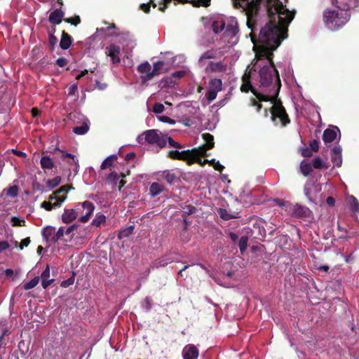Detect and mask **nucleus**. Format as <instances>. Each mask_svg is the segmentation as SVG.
I'll return each instance as SVG.
<instances>
[{
	"label": "nucleus",
	"instance_id": "1",
	"mask_svg": "<svg viewBox=\"0 0 359 359\" xmlns=\"http://www.w3.org/2000/svg\"><path fill=\"white\" fill-rule=\"evenodd\" d=\"M236 8L246 10L247 25L258 60H270L273 52L287 36L288 25L295 12L280 0H233Z\"/></svg>",
	"mask_w": 359,
	"mask_h": 359
},
{
	"label": "nucleus",
	"instance_id": "2",
	"mask_svg": "<svg viewBox=\"0 0 359 359\" xmlns=\"http://www.w3.org/2000/svg\"><path fill=\"white\" fill-rule=\"evenodd\" d=\"M332 4L337 10L326 9L323 13V21L330 29H339L350 19V6L348 2L339 0H332Z\"/></svg>",
	"mask_w": 359,
	"mask_h": 359
},
{
	"label": "nucleus",
	"instance_id": "3",
	"mask_svg": "<svg viewBox=\"0 0 359 359\" xmlns=\"http://www.w3.org/2000/svg\"><path fill=\"white\" fill-rule=\"evenodd\" d=\"M273 57L270 60H266L269 65H264L259 70L260 83L263 87H267L272 83L273 77L276 76L279 87L280 86V81L278 72L276 69L273 60Z\"/></svg>",
	"mask_w": 359,
	"mask_h": 359
},
{
	"label": "nucleus",
	"instance_id": "4",
	"mask_svg": "<svg viewBox=\"0 0 359 359\" xmlns=\"http://www.w3.org/2000/svg\"><path fill=\"white\" fill-rule=\"evenodd\" d=\"M271 114V121L275 125L280 123L281 127H285L290 123L288 114L283 106L281 100H277L269 109Z\"/></svg>",
	"mask_w": 359,
	"mask_h": 359
},
{
	"label": "nucleus",
	"instance_id": "5",
	"mask_svg": "<svg viewBox=\"0 0 359 359\" xmlns=\"http://www.w3.org/2000/svg\"><path fill=\"white\" fill-rule=\"evenodd\" d=\"M143 136L145 142L149 144H156L160 148L165 147L167 143V135H160L157 130H148L144 132L141 135L137 137L139 143H142Z\"/></svg>",
	"mask_w": 359,
	"mask_h": 359
},
{
	"label": "nucleus",
	"instance_id": "6",
	"mask_svg": "<svg viewBox=\"0 0 359 359\" xmlns=\"http://www.w3.org/2000/svg\"><path fill=\"white\" fill-rule=\"evenodd\" d=\"M95 210V205L92 202L86 201L83 203H79L76 205V210L79 214L82 215L79 218V221L82 223L87 222Z\"/></svg>",
	"mask_w": 359,
	"mask_h": 359
},
{
	"label": "nucleus",
	"instance_id": "7",
	"mask_svg": "<svg viewBox=\"0 0 359 359\" xmlns=\"http://www.w3.org/2000/svg\"><path fill=\"white\" fill-rule=\"evenodd\" d=\"M164 65L165 62L161 60L154 62L151 73L148 74L147 75H141L140 78L142 81L143 83H146L147 81L154 79L156 76L159 75Z\"/></svg>",
	"mask_w": 359,
	"mask_h": 359
},
{
	"label": "nucleus",
	"instance_id": "8",
	"mask_svg": "<svg viewBox=\"0 0 359 359\" xmlns=\"http://www.w3.org/2000/svg\"><path fill=\"white\" fill-rule=\"evenodd\" d=\"M189 149L184 150L182 151H179L177 150H170L168 153L167 157L172 160L184 161L188 164L189 161Z\"/></svg>",
	"mask_w": 359,
	"mask_h": 359
},
{
	"label": "nucleus",
	"instance_id": "9",
	"mask_svg": "<svg viewBox=\"0 0 359 359\" xmlns=\"http://www.w3.org/2000/svg\"><path fill=\"white\" fill-rule=\"evenodd\" d=\"M238 32V22L235 18H231L227 25L225 24L224 35L227 37H234Z\"/></svg>",
	"mask_w": 359,
	"mask_h": 359
},
{
	"label": "nucleus",
	"instance_id": "10",
	"mask_svg": "<svg viewBox=\"0 0 359 359\" xmlns=\"http://www.w3.org/2000/svg\"><path fill=\"white\" fill-rule=\"evenodd\" d=\"M121 48L118 46L111 44L106 48V54L110 57L113 64L119 63Z\"/></svg>",
	"mask_w": 359,
	"mask_h": 359
},
{
	"label": "nucleus",
	"instance_id": "11",
	"mask_svg": "<svg viewBox=\"0 0 359 359\" xmlns=\"http://www.w3.org/2000/svg\"><path fill=\"white\" fill-rule=\"evenodd\" d=\"M226 70V65L222 62L210 61L205 68V72H224Z\"/></svg>",
	"mask_w": 359,
	"mask_h": 359
},
{
	"label": "nucleus",
	"instance_id": "12",
	"mask_svg": "<svg viewBox=\"0 0 359 359\" xmlns=\"http://www.w3.org/2000/svg\"><path fill=\"white\" fill-rule=\"evenodd\" d=\"M57 151H59L61 153V158L62 159L69 158L67 162L69 165H74L75 168H74V170L75 172H77L79 165V161L77 158H76V156L70 153H68L64 150H61L59 148H55L54 149L53 153H55Z\"/></svg>",
	"mask_w": 359,
	"mask_h": 359
},
{
	"label": "nucleus",
	"instance_id": "13",
	"mask_svg": "<svg viewBox=\"0 0 359 359\" xmlns=\"http://www.w3.org/2000/svg\"><path fill=\"white\" fill-rule=\"evenodd\" d=\"M182 355L184 359H197L199 353L196 346L188 344L184 347Z\"/></svg>",
	"mask_w": 359,
	"mask_h": 359
},
{
	"label": "nucleus",
	"instance_id": "14",
	"mask_svg": "<svg viewBox=\"0 0 359 359\" xmlns=\"http://www.w3.org/2000/svg\"><path fill=\"white\" fill-rule=\"evenodd\" d=\"M64 15L65 13L61 9V8L55 9L53 12L50 13L48 18V21L53 25H59L61 23Z\"/></svg>",
	"mask_w": 359,
	"mask_h": 359
},
{
	"label": "nucleus",
	"instance_id": "15",
	"mask_svg": "<svg viewBox=\"0 0 359 359\" xmlns=\"http://www.w3.org/2000/svg\"><path fill=\"white\" fill-rule=\"evenodd\" d=\"M217 57V50L211 48L203 53L198 59L200 67H204L206 60L215 59Z\"/></svg>",
	"mask_w": 359,
	"mask_h": 359
},
{
	"label": "nucleus",
	"instance_id": "16",
	"mask_svg": "<svg viewBox=\"0 0 359 359\" xmlns=\"http://www.w3.org/2000/svg\"><path fill=\"white\" fill-rule=\"evenodd\" d=\"M331 160L337 167H340L341 165L342 158L341 147L335 146L333 147L331 151Z\"/></svg>",
	"mask_w": 359,
	"mask_h": 359
},
{
	"label": "nucleus",
	"instance_id": "17",
	"mask_svg": "<svg viewBox=\"0 0 359 359\" xmlns=\"http://www.w3.org/2000/svg\"><path fill=\"white\" fill-rule=\"evenodd\" d=\"M337 131L340 133L339 128L335 127L333 129L327 128L323 134V140L325 143H331L337 138Z\"/></svg>",
	"mask_w": 359,
	"mask_h": 359
},
{
	"label": "nucleus",
	"instance_id": "18",
	"mask_svg": "<svg viewBox=\"0 0 359 359\" xmlns=\"http://www.w3.org/2000/svg\"><path fill=\"white\" fill-rule=\"evenodd\" d=\"M66 200V196H62L57 201L53 203L50 201H43L41 204V208L45 209L47 211H50L53 208L60 207L62 203Z\"/></svg>",
	"mask_w": 359,
	"mask_h": 359
},
{
	"label": "nucleus",
	"instance_id": "19",
	"mask_svg": "<svg viewBox=\"0 0 359 359\" xmlns=\"http://www.w3.org/2000/svg\"><path fill=\"white\" fill-rule=\"evenodd\" d=\"M278 90L276 92V95L275 96H270L264 95L261 93L257 92L255 89H252L251 92L255 95L256 98L259 100V102H271L273 104L275 103L276 101L280 100V99L277 98V95L278 93Z\"/></svg>",
	"mask_w": 359,
	"mask_h": 359
},
{
	"label": "nucleus",
	"instance_id": "20",
	"mask_svg": "<svg viewBox=\"0 0 359 359\" xmlns=\"http://www.w3.org/2000/svg\"><path fill=\"white\" fill-rule=\"evenodd\" d=\"M78 217V212L75 209H65L62 215V220L65 224L72 222Z\"/></svg>",
	"mask_w": 359,
	"mask_h": 359
},
{
	"label": "nucleus",
	"instance_id": "21",
	"mask_svg": "<svg viewBox=\"0 0 359 359\" xmlns=\"http://www.w3.org/2000/svg\"><path fill=\"white\" fill-rule=\"evenodd\" d=\"M207 150H208V149L204 145L199 147L198 148H194L191 150L189 149L190 154L189 158L190 160H194L195 158H201V156H206Z\"/></svg>",
	"mask_w": 359,
	"mask_h": 359
},
{
	"label": "nucleus",
	"instance_id": "22",
	"mask_svg": "<svg viewBox=\"0 0 359 359\" xmlns=\"http://www.w3.org/2000/svg\"><path fill=\"white\" fill-rule=\"evenodd\" d=\"M39 277L43 289H46L55 280L54 279H50V268L48 265L46 266Z\"/></svg>",
	"mask_w": 359,
	"mask_h": 359
},
{
	"label": "nucleus",
	"instance_id": "23",
	"mask_svg": "<svg viewBox=\"0 0 359 359\" xmlns=\"http://www.w3.org/2000/svg\"><path fill=\"white\" fill-rule=\"evenodd\" d=\"M72 43V36L65 31H62L60 46L63 50H67Z\"/></svg>",
	"mask_w": 359,
	"mask_h": 359
},
{
	"label": "nucleus",
	"instance_id": "24",
	"mask_svg": "<svg viewBox=\"0 0 359 359\" xmlns=\"http://www.w3.org/2000/svg\"><path fill=\"white\" fill-rule=\"evenodd\" d=\"M19 187L17 185L11 186L8 188L3 189L0 194V197L4 198L6 196L15 198L18 196Z\"/></svg>",
	"mask_w": 359,
	"mask_h": 359
},
{
	"label": "nucleus",
	"instance_id": "25",
	"mask_svg": "<svg viewBox=\"0 0 359 359\" xmlns=\"http://www.w3.org/2000/svg\"><path fill=\"white\" fill-rule=\"evenodd\" d=\"M41 166L43 170H51L55 164L53 159L48 156H43L40 161Z\"/></svg>",
	"mask_w": 359,
	"mask_h": 359
},
{
	"label": "nucleus",
	"instance_id": "26",
	"mask_svg": "<svg viewBox=\"0 0 359 359\" xmlns=\"http://www.w3.org/2000/svg\"><path fill=\"white\" fill-rule=\"evenodd\" d=\"M55 228L53 226L45 227L42 231L43 238L47 241H50L53 243V237L55 236Z\"/></svg>",
	"mask_w": 359,
	"mask_h": 359
},
{
	"label": "nucleus",
	"instance_id": "27",
	"mask_svg": "<svg viewBox=\"0 0 359 359\" xmlns=\"http://www.w3.org/2000/svg\"><path fill=\"white\" fill-rule=\"evenodd\" d=\"M309 211L310 210L308 208L298 205V204L295 205L293 207V213L294 215H296L297 217H306L309 215Z\"/></svg>",
	"mask_w": 359,
	"mask_h": 359
},
{
	"label": "nucleus",
	"instance_id": "28",
	"mask_svg": "<svg viewBox=\"0 0 359 359\" xmlns=\"http://www.w3.org/2000/svg\"><path fill=\"white\" fill-rule=\"evenodd\" d=\"M10 331L5 325L0 327V347L6 345L8 341L6 337H8Z\"/></svg>",
	"mask_w": 359,
	"mask_h": 359
},
{
	"label": "nucleus",
	"instance_id": "29",
	"mask_svg": "<svg viewBox=\"0 0 359 359\" xmlns=\"http://www.w3.org/2000/svg\"><path fill=\"white\" fill-rule=\"evenodd\" d=\"M243 83L241 86V90L242 92L248 93L249 90L252 89H255L250 82V76L245 74L243 76Z\"/></svg>",
	"mask_w": 359,
	"mask_h": 359
},
{
	"label": "nucleus",
	"instance_id": "30",
	"mask_svg": "<svg viewBox=\"0 0 359 359\" xmlns=\"http://www.w3.org/2000/svg\"><path fill=\"white\" fill-rule=\"evenodd\" d=\"M137 70L139 73L142 74V75H147L151 72V66L149 62L146 61L139 65L137 67Z\"/></svg>",
	"mask_w": 359,
	"mask_h": 359
},
{
	"label": "nucleus",
	"instance_id": "31",
	"mask_svg": "<svg viewBox=\"0 0 359 359\" xmlns=\"http://www.w3.org/2000/svg\"><path fill=\"white\" fill-rule=\"evenodd\" d=\"M164 189L163 185L156 182H153L149 187V191L152 196H156L160 194Z\"/></svg>",
	"mask_w": 359,
	"mask_h": 359
},
{
	"label": "nucleus",
	"instance_id": "32",
	"mask_svg": "<svg viewBox=\"0 0 359 359\" xmlns=\"http://www.w3.org/2000/svg\"><path fill=\"white\" fill-rule=\"evenodd\" d=\"M212 31L215 34H219L224 30L225 22L223 20H215L212 23Z\"/></svg>",
	"mask_w": 359,
	"mask_h": 359
},
{
	"label": "nucleus",
	"instance_id": "33",
	"mask_svg": "<svg viewBox=\"0 0 359 359\" xmlns=\"http://www.w3.org/2000/svg\"><path fill=\"white\" fill-rule=\"evenodd\" d=\"M222 81L220 79H213L209 82V89L219 92L222 90Z\"/></svg>",
	"mask_w": 359,
	"mask_h": 359
},
{
	"label": "nucleus",
	"instance_id": "34",
	"mask_svg": "<svg viewBox=\"0 0 359 359\" xmlns=\"http://www.w3.org/2000/svg\"><path fill=\"white\" fill-rule=\"evenodd\" d=\"M117 159V156L111 155L107 158H105L101 164L100 168L102 170H105L107 168H109L113 165L114 162Z\"/></svg>",
	"mask_w": 359,
	"mask_h": 359
},
{
	"label": "nucleus",
	"instance_id": "35",
	"mask_svg": "<svg viewBox=\"0 0 359 359\" xmlns=\"http://www.w3.org/2000/svg\"><path fill=\"white\" fill-rule=\"evenodd\" d=\"M202 137L204 141L205 142V144L203 145L206 147L208 149H212L215 145L213 135L210 133H203L202 135Z\"/></svg>",
	"mask_w": 359,
	"mask_h": 359
},
{
	"label": "nucleus",
	"instance_id": "36",
	"mask_svg": "<svg viewBox=\"0 0 359 359\" xmlns=\"http://www.w3.org/2000/svg\"><path fill=\"white\" fill-rule=\"evenodd\" d=\"M300 170L304 176H309L312 172L311 165L306 161H302L300 163Z\"/></svg>",
	"mask_w": 359,
	"mask_h": 359
},
{
	"label": "nucleus",
	"instance_id": "37",
	"mask_svg": "<svg viewBox=\"0 0 359 359\" xmlns=\"http://www.w3.org/2000/svg\"><path fill=\"white\" fill-rule=\"evenodd\" d=\"M172 262L173 259L166 255L156 259L154 262V265L156 267L165 266Z\"/></svg>",
	"mask_w": 359,
	"mask_h": 359
},
{
	"label": "nucleus",
	"instance_id": "38",
	"mask_svg": "<svg viewBox=\"0 0 359 359\" xmlns=\"http://www.w3.org/2000/svg\"><path fill=\"white\" fill-rule=\"evenodd\" d=\"M39 280H40V277L36 276L34 278H32L30 281L25 283L22 285V288L25 290H28L32 289L38 285V283H39Z\"/></svg>",
	"mask_w": 359,
	"mask_h": 359
},
{
	"label": "nucleus",
	"instance_id": "39",
	"mask_svg": "<svg viewBox=\"0 0 359 359\" xmlns=\"http://www.w3.org/2000/svg\"><path fill=\"white\" fill-rule=\"evenodd\" d=\"M89 130V126L87 123L84 122L81 126H76L73 128V132L77 135H84Z\"/></svg>",
	"mask_w": 359,
	"mask_h": 359
},
{
	"label": "nucleus",
	"instance_id": "40",
	"mask_svg": "<svg viewBox=\"0 0 359 359\" xmlns=\"http://www.w3.org/2000/svg\"><path fill=\"white\" fill-rule=\"evenodd\" d=\"M133 229H134L133 226H130L127 228L121 229L118 232V238L119 239H122V238L128 237L130 235L132 234Z\"/></svg>",
	"mask_w": 359,
	"mask_h": 359
},
{
	"label": "nucleus",
	"instance_id": "41",
	"mask_svg": "<svg viewBox=\"0 0 359 359\" xmlns=\"http://www.w3.org/2000/svg\"><path fill=\"white\" fill-rule=\"evenodd\" d=\"M211 0H188L187 3L192 4L194 7H208L210 5Z\"/></svg>",
	"mask_w": 359,
	"mask_h": 359
},
{
	"label": "nucleus",
	"instance_id": "42",
	"mask_svg": "<svg viewBox=\"0 0 359 359\" xmlns=\"http://www.w3.org/2000/svg\"><path fill=\"white\" fill-rule=\"evenodd\" d=\"M106 217L103 214H97L92 221V225L95 226H100L101 224H104Z\"/></svg>",
	"mask_w": 359,
	"mask_h": 359
},
{
	"label": "nucleus",
	"instance_id": "43",
	"mask_svg": "<svg viewBox=\"0 0 359 359\" xmlns=\"http://www.w3.org/2000/svg\"><path fill=\"white\" fill-rule=\"evenodd\" d=\"M313 167L316 169H327L329 165L326 163H324L320 157H316L313 160Z\"/></svg>",
	"mask_w": 359,
	"mask_h": 359
},
{
	"label": "nucleus",
	"instance_id": "44",
	"mask_svg": "<svg viewBox=\"0 0 359 359\" xmlns=\"http://www.w3.org/2000/svg\"><path fill=\"white\" fill-rule=\"evenodd\" d=\"M121 177L123 178L126 177V175L124 173H121ZM119 178H120V175L117 172H112L108 175L107 179V180L111 182L112 184L116 185L118 183V182L119 181Z\"/></svg>",
	"mask_w": 359,
	"mask_h": 359
},
{
	"label": "nucleus",
	"instance_id": "45",
	"mask_svg": "<svg viewBox=\"0 0 359 359\" xmlns=\"http://www.w3.org/2000/svg\"><path fill=\"white\" fill-rule=\"evenodd\" d=\"M349 203L353 212H359V202L355 196H351L349 197Z\"/></svg>",
	"mask_w": 359,
	"mask_h": 359
},
{
	"label": "nucleus",
	"instance_id": "46",
	"mask_svg": "<svg viewBox=\"0 0 359 359\" xmlns=\"http://www.w3.org/2000/svg\"><path fill=\"white\" fill-rule=\"evenodd\" d=\"M163 175L169 184H171L177 178L175 174L170 170L164 171Z\"/></svg>",
	"mask_w": 359,
	"mask_h": 359
},
{
	"label": "nucleus",
	"instance_id": "47",
	"mask_svg": "<svg viewBox=\"0 0 359 359\" xmlns=\"http://www.w3.org/2000/svg\"><path fill=\"white\" fill-rule=\"evenodd\" d=\"M248 236H241L238 241V247L241 251V253L243 254L247 249L248 247Z\"/></svg>",
	"mask_w": 359,
	"mask_h": 359
},
{
	"label": "nucleus",
	"instance_id": "48",
	"mask_svg": "<svg viewBox=\"0 0 359 359\" xmlns=\"http://www.w3.org/2000/svg\"><path fill=\"white\" fill-rule=\"evenodd\" d=\"M55 32V27H53V32L50 33L49 36H48V46H50V48H51L52 50L54 49L55 46L57 43V39L54 35Z\"/></svg>",
	"mask_w": 359,
	"mask_h": 359
},
{
	"label": "nucleus",
	"instance_id": "49",
	"mask_svg": "<svg viewBox=\"0 0 359 359\" xmlns=\"http://www.w3.org/2000/svg\"><path fill=\"white\" fill-rule=\"evenodd\" d=\"M71 189H73L72 185H64L62 186L60 188H59L57 190L54 191L55 194L57 196H66L67 195V193L69 190Z\"/></svg>",
	"mask_w": 359,
	"mask_h": 359
},
{
	"label": "nucleus",
	"instance_id": "50",
	"mask_svg": "<svg viewBox=\"0 0 359 359\" xmlns=\"http://www.w3.org/2000/svg\"><path fill=\"white\" fill-rule=\"evenodd\" d=\"M61 182V177L59 176H57L51 180H48L46 182L47 186L50 188L53 189L57 187Z\"/></svg>",
	"mask_w": 359,
	"mask_h": 359
},
{
	"label": "nucleus",
	"instance_id": "51",
	"mask_svg": "<svg viewBox=\"0 0 359 359\" xmlns=\"http://www.w3.org/2000/svg\"><path fill=\"white\" fill-rule=\"evenodd\" d=\"M11 225L13 226H25V221L24 219H20L18 217L13 216L11 219Z\"/></svg>",
	"mask_w": 359,
	"mask_h": 359
},
{
	"label": "nucleus",
	"instance_id": "52",
	"mask_svg": "<svg viewBox=\"0 0 359 359\" xmlns=\"http://www.w3.org/2000/svg\"><path fill=\"white\" fill-rule=\"evenodd\" d=\"M196 208L194 206H193L191 205H186L184 208H183L182 216L183 217H185L187 215L194 214V212H196Z\"/></svg>",
	"mask_w": 359,
	"mask_h": 359
},
{
	"label": "nucleus",
	"instance_id": "53",
	"mask_svg": "<svg viewBox=\"0 0 359 359\" xmlns=\"http://www.w3.org/2000/svg\"><path fill=\"white\" fill-rule=\"evenodd\" d=\"M64 21L70 23L72 25L76 26L81 23V18L79 15H74L72 18H65Z\"/></svg>",
	"mask_w": 359,
	"mask_h": 359
},
{
	"label": "nucleus",
	"instance_id": "54",
	"mask_svg": "<svg viewBox=\"0 0 359 359\" xmlns=\"http://www.w3.org/2000/svg\"><path fill=\"white\" fill-rule=\"evenodd\" d=\"M65 234V230L62 226L60 227L57 232L55 231V236L53 237V243H55L59 240L62 239Z\"/></svg>",
	"mask_w": 359,
	"mask_h": 359
},
{
	"label": "nucleus",
	"instance_id": "55",
	"mask_svg": "<svg viewBox=\"0 0 359 359\" xmlns=\"http://www.w3.org/2000/svg\"><path fill=\"white\" fill-rule=\"evenodd\" d=\"M209 164L212 165L215 170L219 172H222L224 169V167L221 165L219 161H216L215 159L210 160Z\"/></svg>",
	"mask_w": 359,
	"mask_h": 359
},
{
	"label": "nucleus",
	"instance_id": "56",
	"mask_svg": "<svg viewBox=\"0 0 359 359\" xmlns=\"http://www.w3.org/2000/svg\"><path fill=\"white\" fill-rule=\"evenodd\" d=\"M217 93L216 90L208 89L205 96L209 102H212L216 98Z\"/></svg>",
	"mask_w": 359,
	"mask_h": 359
},
{
	"label": "nucleus",
	"instance_id": "57",
	"mask_svg": "<svg viewBox=\"0 0 359 359\" xmlns=\"http://www.w3.org/2000/svg\"><path fill=\"white\" fill-rule=\"evenodd\" d=\"M167 142H168L169 146L175 147L176 149H182L183 147V146L181 144L176 142L172 137H168V135H167Z\"/></svg>",
	"mask_w": 359,
	"mask_h": 359
},
{
	"label": "nucleus",
	"instance_id": "58",
	"mask_svg": "<svg viewBox=\"0 0 359 359\" xmlns=\"http://www.w3.org/2000/svg\"><path fill=\"white\" fill-rule=\"evenodd\" d=\"M219 215L221 218L224 220H229L234 217L232 215L229 214L228 211L225 209H220Z\"/></svg>",
	"mask_w": 359,
	"mask_h": 359
},
{
	"label": "nucleus",
	"instance_id": "59",
	"mask_svg": "<svg viewBox=\"0 0 359 359\" xmlns=\"http://www.w3.org/2000/svg\"><path fill=\"white\" fill-rule=\"evenodd\" d=\"M209 160L208 159H204V160H202L201 158H195V159H192V160H190L189 159V163L188 165H192L195 163H197L198 164H200L201 165L203 166L205 165L206 163H209Z\"/></svg>",
	"mask_w": 359,
	"mask_h": 359
},
{
	"label": "nucleus",
	"instance_id": "60",
	"mask_svg": "<svg viewBox=\"0 0 359 359\" xmlns=\"http://www.w3.org/2000/svg\"><path fill=\"white\" fill-rule=\"evenodd\" d=\"M164 106L161 103H155L153 106V111L156 114H161L164 111Z\"/></svg>",
	"mask_w": 359,
	"mask_h": 359
},
{
	"label": "nucleus",
	"instance_id": "61",
	"mask_svg": "<svg viewBox=\"0 0 359 359\" xmlns=\"http://www.w3.org/2000/svg\"><path fill=\"white\" fill-rule=\"evenodd\" d=\"M309 148L314 152L319 149V142L317 140H313L309 142Z\"/></svg>",
	"mask_w": 359,
	"mask_h": 359
},
{
	"label": "nucleus",
	"instance_id": "62",
	"mask_svg": "<svg viewBox=\"0 0 359 359\" xmlns=\"http://www.w3.org/2000/svg\"><path fill=\"white\" fill-rule=\"evenodd\" d=\"M74 276L73 275L68 279L63 280L61 283V286L63 287H67L69 285H72L74 283Z\"/></svg>",
	"mask_w": 359,
	"mask_h": 359
},
{
	"label": "nucleus",
	"instance_id": "63",
	"mask_svg": "<svg viewBox=\"0 0 359 359\" xmlns=\"http://www.w3.org/2000/svg\"><path fill=\"white\" fill-rule=\"evenodd\" d=\"M68 63V61L66 58L62 57H59L57 60H56V65L60 67H65Z\"/></svg>",
	"mask_w": 359,
	"mask_h": 359
},
{
	"label": "nucleus",
	"instance_id": "64",
	"mask_svg": "<svg viewBox=\"0 0 359 359\" xmlns=\"http://www.w3.org/2000/svg\"><path fill=\"white\" fill-rule=\"evenodd\" d=\"M313 151L309 147H305L302 149V155L304 157H310L313 155Z\"/></svg>",
	"mask_w": 359,
	"mask_h": 359
}]
</instances>
